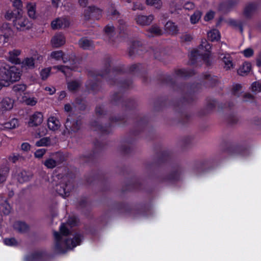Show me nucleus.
I'll return each instance as SVG.
<instances>
[{"mask_svg": "<svg viewBox=\"0 0 261 261\" xmlns=\"http://www.w3.org/2000/svg\"><path fill=\"white\" fill-rule=\"evenodd\" d=\"M71 233L66 224L62 223L60 226V232L55 231V250L58 253H64L77 245H80L82 241V234H76L72 239L67 238L62 241V236L67 237Z\"/></svg>", "mask_w": 261, "mask_h": 261, "instance_id": "nucleus-1", "label": "nucleus"}, {"mask_svg": "<svg viewBox=\"0 0 261 261\" xmlns=\"http://www.w3.org/2000/svg\"><path fill=\"white\" fill-rule=\"evenodd\" d=\"M0 79L5 83L9 85V82L13 83L20 79V70L15 66H10L6 63L0 67Z\"/></svg>", "mask_w": 261, "mask_h": 261, "instance_id": "nucleus-2", "label": "nucleus"}, {"mask_svg": "<svg viewBox=\"0 0 261 261\" xmlns=\"http://www.w3.org/2000/svg\"><path fill=\"white\" fill-rule=\"evenodd\" d=\"M73 188L74 185L67 176H63L55 187L56 192L63 198L68 197Z\"/></svg>", "mask_w": 261, "mask_h": 261, "instance_id": "nucleus-3", "label": "nucleus"}, {"mask_svg": "<svg viewBox=\"0 0 261 261\" xmlns=\"http://www.w3.org/2000/svg\"><path fill=\"white\" fill-rule=\"evenodd\" d=\"M13 24L16 29L19 31L29 30L31 27L28 18L25 16H23L21 13L13 19Z\"/></svg>", "mask_w": 261, "mask_h": 261, "instance_id": "nucleus-4", "label": "nucleus"}, {"mask_svg": "<svg viewBox=\"0 0 261 261\" xmlns=\"http://www.w3.org/2000/svg\"><path fill=\"white\" fill-rule=\"evenodd\" d=\"M49 254L45 250L36 251L26 257L27 261H46Z\"/></svg>", "mask_w": 261, "mask_h": 261, "instance_id": "nucleus-5", "label": "nucleus"}, {"mask_svg": "<svg viewBox=\"0 0 261 261\" xmlns=\"http://www.w3.org/2000/svg\"><path fill=\"white\" fill-rule=\"evenodd\" d=\"M70 24V19L67 17L57 18L51 22V27L53 30L67 28L69 27Z\"/></svg>", "mask_w": 261, "mask_h": 261, "instance_id": "nucleus-6", "label": "nucleus"}, {"mask_svg": "<svg viewBox=\"0 0 261 261\" xmlns=\"http://www.w3.org/2000/svg\"><path fill=\"white\" fill-rule=\"evenodd\" d=\"M102 11L95 7H88L84 10V15L86 19L93 17L95 19H99L101 16Z\"/></svg>", "mask_w": 261, "mask_h": 261, "instance_id": "nucleus-7", "label": "nucleus"}, {"mask_svg": "<svg viewBox=\"0 0 261 261\" xmlns=\"http://www.w3.org/2000/svg\"><path fill=\"white\" fill-rule=\"evenodd\" d=\"M65 125L67 129L69 128L71 131L76 132L82 127V120L79 118L77 119L73 120L67 118Z\"/></svg>", "mask_w": 261, "mask_h": 261, "instance_id": "nucleus-8", "label": "nucleus"}, {"mask_svg": "<svg viewBox=\"0 0 261 261\" xmlns=\"http://www.w3.org/2000/svg\"><path fill=\"white\" fill-rule=\"evenodd\" d=\"M211 46L206 41L202 42L201 44L197 50V54L202 56L204 60H206L211 55L210 50Z\"/></svg>", "mask_w": 261, "mask_h": 261, "instance_id": "nucleus-9", "label": "nucleus"}, {"mask_svg": "<svg viewBox=\"0 0 261 261\" xmlns=\"http://www.w3.org/2000/svg\"><path fill=\"white\" fill-rule=\"evenodd\" d=\"M43 114L41 112H36L30 118L29 125L30 126H37L43 121Z\"/></svg>", "mask_w": 261, "mask_h": 261, "instance_id": "nucleus-10", "label": "nucleus"}, {"mask_svg": "<svg viewBox=\"0 0 261 261\" xmlns=\"http://www.w3.org/2000/svg\"><path fill=\"white\" fill-rule=\"evenodd\" d=\"M13 228L19 233H24L30 230V226L25 222L22 221H16L14 223Z\"/></svg>", "mask_w": 261, "mask_h": 261, "instance_id": "nucleus-11", "label": "nucleus"}, {"mask_svg": "<svg viewBox=\"0 0 261 261\" xmlns=\"http://www.w3.org/2000/svg\"><path fill=\"white\" fill-rule=\"evenodd\" d=\"M47 126L50 130L55 131L60 128L61 123L57 117L50 116L47 120Z\"/></svg>", "mask_w": 261, "mask_h": 261, "instance_id": "nucleus-12", "label": "nucleus"}, {"mask_svg": "<svg viewBox=\"0 0 261 261\" xmlns=\"http://www.w3.org/2000/svg\"><path fill=\"white\" fill-rule=\"evenodd\" d=\"M51 42L56 47H59L65 44V38L61 33L56 34L51 39Z\"/></svg>", "mask_w": 261, "mask_h": 261, "instance_id": "nucleus-13", "label": "nucleus"}, {"mask_svg": "<svg viewBox=\"0 0 261 261\" xmlns=\"http://www.w3.org/2000/svg\"><path fill=\"white\" fill-rule=\"evenodd\" d=\"M32 176V174L30 172L23 170L17 174V179L19 183L22 184L28 181Z\"/></svg>", "mask_w": 261, "mask_h": 261, "instance_id": "nucleus-14", "label": "nucleus"}, {"mask_svg": "<svg viewBox=\"0 0 261 261\" xmlns=\"http://www.w3.org/2000/svg\"><path fill=\"white\" fill-rule=\"evenodd\" d=\"M21 54V51L19 49H13L9 51V61L11 63L15 64H19L20 63V60L18 58Z\"/></svg>", "mask_w": 261, "mask_h": 261, "instance_id": "nucleus-15", "label": "nucleus"}, {"mask_svg": "<svg viewBox=\"0 0 261 261\" xmlns=\"http://www.w3.org/2000/svg\"><path fill=\"white\" fill-rule=\"evenodd\" d=\"M222 57L221 59L224 63V67L226 70H229L234 67V65L232 62V59L230 55L225 54L222 55Z\"/></svg>", "mask_w": 261, "mask_h": 261, "instance_id": "nucleus-16", "label": "nucleus"}, {"mask_svg": "<svg viewBox=\"0 0 261 261\" xmlns=\"http://www.w3.org/2000/svg\"><path fill=\"white\" fill-rule=\"evenodd\" d=\"M153 19V17L152 15H149L148 16H139L136 18V21L140 25H146L150 24Z\"/></svg>", "mask_w": 261, "mask_h": 261, "instance_id": "nucleus-17", "label": "nucleus"}, {"mask_svg": "<svg viewBox=\"0 0 261 261\" xmlns=\"http://www.w3.org/2000/svg\"><path fill=\"white\" fill-rule=\"evenodd\" d=\"M13 105L14 100L9 97L3 98L1 102L2 108L5 111L11 110L13 107Z\"/></svg>", "mask_w": 261, "mask_h": 261, "instance_id": "nucleus-18", "label": "nucleus"}, {"mask_svg": "<svg viewBox=\"0 0 261 261\" xmlns=\"http://www.w3.org/2000/svg\"><path fill=\"white\" fill-rule=\"evenodd\" d=\"M81 87L80 84L76 81H71L67 83V88L72 93H76Z\"/></svg>", "mask_w": 261, "mask_h": 261, "instance_id": "nucleus-19", "label": "nucleus"}, {"mask_svg": "<svg viewBox=\"0 0 261 261\" xmlns=\"http://www.w3.org/2000/svg\"><path fill=\"white\" fill-rule=\"evenodd\" d=\"M27 9L28 16L33 19L36 18V4L32 3H28Z\"/></svg>", "mask_w": 261, "mask_h": 261, "instance_id": "nucleus-20", "label": "nucleus"}, {"mask_svg": "<svg viewBox=\"0 0 261 261\" xmlns=\"http://www.w3.org/2000/svg\"><path fill=\"white\" fill-rule=\"evenodd\" d=\"M251 69V65L249 62H245L239 69L238 73L241 75H245Z\"/></svg>", "mask_w": 261, "mask_h": 261, "instance_id": "nucleus-21", "label": "nucleus"}, {"mask_svg": "<svg viewBox=\"0 0 261 261\" xmlns=\"http://www.w3.org/2000/svg\"><path fill=\"white\" fill-rule=\"evenodd\" d=\"M207 37L212 41H218L220 38V35L217 30L214 29L208 32Z\"/></svg>", "mask_w": 261, "mask_h": 261, "instance_id": "nucleus-22", "label": "nucleus"}, {"mask_svg": "<svg viewBox=\"0 0 261 261\" xmlns=\"http://www.w3.org/2000/svg\"><path fill=\"white\" fill-rule=\"evenodd\" d=\"M19 125L18 120L16 118H12L10 121L4 123V127L6 129H13Z\"/></svg>", "mask_w": 261, "mask_h": 261, "instance_id": "nucleus-23", "label": "nucleus"}, {"mask_svg": "<svg viewBox=\"0 0 261 261\" xmlns=\"http://www.w3.org/2000/svg\"><path fill=\"white\" fill-rule=\"evenodd\" d=\"M9 170V167L7 166H5L0 169V183H3L6 180Z\"/></svg>", "mask_w": 261, "mask_h": 261, "instance_id": "nucleus-24", "label": "nucleus"}, {"mask_svg": "<svg viewBox=\"0 0 261 261\" xmlns=\"http://www.w3.org/2000/svg\"><path fill=\"white\" fill-rule=\"evenodd\" d=\"M20 11L18 10H13V11L8 10L7 11L5 17L8 20H13L15 17L19 15Z\"/></svg>", "mask_w": 261, "mask_h": 261, "instance_id": "nucleus-25", "label": "nucleus"}, {"mask_svg": "<svg viewBox=\"0 0 261 261\" xmlns=\"http://www.w3.org/2000/svg\"><path fill=\"white\" fill-rule=\"evenodd\" d=\"M50 139L49 137H43L37 141L35 145L37 147L48 146L50 145Z\"/></svg>", "mask_w": 261, "mask_h": 261, "instance_id": "nucleus-26", "label": "nucleus"}, {"mask_svg": "<svg viewBox=\"0 0 261 261\" xmlns=\"http://www.w3.org/2000/svg\"><path fill=\"white\" fill-rule=\"evenodd\" d=\"M165 27L168 32L173 34H176L178 31L177 26L172 22H167Z\"/></svg>", "mask_w": 261, "mask_h": 261, "instance_id": "nucleus-27", "label": "nucleus"}, {"mask_svg": "<svg viewBox=\"0 0 261 261\" xmlns=\"http://www.w3.org/2000/svg\"><path fill=\"white\" fill-rule=\"evenodd\" d=\"M22 64L29 68L33 69L35 67V60L33 57H27L23 60Z\"/></svg>", "mask_w": 261, "mask_h": 261, "instance_id": "nucleus-28", "label": "nucleus"}, {"mask_svg": "<svg viewBox=\"0 0 261 261\" xmlns=\"http://www.w3.org/2000/svg\"><path fill=\"white\" fill-rule=\"evenodd\" d=\"M227 23L229 25H230L234 28H239V29L240 30V32L241 33L243 32V27H242V25L241 24L240 21H237L235 19L231 18V19H229L227 20Z\"/></svg>", "mask_w": 261, "mask_h": 261, "instance_id": "nucleus-29", "label": "nucleus"}, {"mask_svg": "<svg viewBox=\"0 0 261 261\" xmlns=\"http://www.w3.org/2000/svg\"><path fill=\"white\" fill-rule=\"evenodd\" d=\"M43 164L48 169H53L57 166V162L51 158H48L44 162Z\"/></svg>", "mask_w": 261, "mask_h": 261, "instance_id": "nucleus-30", "label": "nucleus"}, {"mask_svg": "<svg viewBox=\"0 0 261 261\" xmlns=\"http://www.w3.org/2000/svg\"><path fill=\"white\" fill-rule=\"evenodd\" d=\"M3 242L5 245L8 246H15L18 245V242L14 238H5Z\"/></svg>", "mask_w": 261, "mask_h": 261, "instance_id": "nucleus-31", "label": "nucleus"}, {"mask_svg": "<svg viewBox=\"0 0 261 261\" xmlns=\"http://www.w3.org/2000/svg\"><path fill=\"white\" fill-rule=\"evenodd\" d=\"M27 89V86L24 84H16L13 87V91L16 93L23 92Z\"/></svg>", "mask_w": 261, "mask_h": 261, "instance_id": "nucleus-32", "label": "nucleus"}, {"mask_svg": "<svg viewBox=\"0 0 261 261\" xmlns=\"http://www.w3.org/2000/svg\"><path fill=\"white\" fill-rule=\"evenodd\" d=\"M2 212L5 215H8L11 212V206L8 202L7 200H5L2 204Z\"/></svg>", "mask_w": 261, "mask_h": 261, "instance_id": "nucleus-33", "label": "nucleus"}, {"mask_svg": "<svg viewBox=\"0 0 261 261\" xmlns=\"http://www.w3.org/2000/svg\"><path fill=\"white\" fill-rule=\"evenodd\" d=\"M63 52L62 50L53 51L50 53V57L52 59H54L57 61L61 59L63 57Z\"/></svg>", "mask_w": 261, "mask_h": 261, "instance_id": "nucleus-34", "label": "nucleus"}, {"mask_svg": "<svg viewBox=\"0 0 261 261\" xmlns=\"http://www.w3.org/2000/svg\"><path fill=\"white\" fill-rule=\"evenodd\" d=\"M50 68H45L42 69L40 72V76L41 77V79L44 81L46 80L50 75Z\"/></svg>", "mask_w": 261, "mask_h": 261, "instance_id": "nucleus-35", "label": "nucleus"}, {"mask_svg": "<svg viewBox=\"0 0 261 261\" xmlns=\"http://www.w3.org/2000/svg\"><path fill=\"white\" fill-rule=\"evenodd\" d=\"M78 221L75 216L69 217L67 221V224L70 227L76 226L77 225Z\"/></svg>", "mask_w": 261, "mask_h": 261, "instance_id": "nucleus-36", "label": "nucleus"}, {"mask_svg": "<svg viewBox=\"0 0 261 261\" xmlns=\"http://www.w3.org/2000/svg\"><path fill=\"white\" fill-rule=\"evenodd\" d=\"M201 16V13L199 11L195 12L190 18L191 22L193 24L197 23Z\"/></svg>", "mask_w": 261, "mask_h": 261, "instance_id": "nucleus-37", "label": "nucleus"}, {"mask_svg": "<svg viewBox=\"0 0 261 261\" xmlns=\"http://www.w3.org/2000/svg\"><path fill=\"white\" fill-rule=\"evenodd\" d=\"M148 5L153 6L156 8H160L162 6L161 0H146Z\"/></svg>", "mask_w": 261, "mask_h": 261, "instance_id": "nucleus-38", "label": "nucleus"}, {"mask_svg": "<svg viewBox=\"0 0 261 261\" xmlns=\"http://www.w3.org/2000/svg\"><path fill=\"white\" fill-rule=\"evenodd\" d=\"M251 90L253 92L257 93L261 91V83L255 82L251 85Z\"/></svg>", "mask_w": 261, "mask_h": 261, "instance_id": "nucleus-39", "label": "nucleus"}, {"mask_svg": "<svg viewBox=\"0 0 261 261\" xmlns=\"http://www.w3.org/2000/svg\"><path fill=\"white\" fill-rule=\"evenodd\" d=\"M46 149L45 148L38 149L34 153V156L36 158L40 159L44 155L46 152Z\"/></svg>", "mask_w": 261, "mask_h": 261, "instance_id": "nucleus-40", "label": "nucleus"}, {"mask_svg": "<svg viewBox=\"0 0 261 261\" xmlns=\"http://www.w3.org/2000/svg\"><path fill=\"white\" fill-rule=\"evenodd\" d=\"M53 68L57 69L58 70L62 72L65 75H67L66 69H69V68L67 66L65 65H56L53 66Z\"/></svg>", "mask_w": 261, "mask_h": 261, "instance_id": "nucleus-41", "label": "nucleus"}, {"mask_svg": "<svg viewBox=\"0 0 261 261\" xmlns=\"http://www.w3.org/2000/svg\"><path fill=\"white\" fill-rule=\"evenodd\" d=\"M243 55L246 58L251 57L254 53L253 49L251 48H248L242 51Z\"/></svg>", "mask_w": 261, "mask_h": 261, "instance_id": "nucleus-42", "label": "nucleus"}, {"mask_svg": "<svg viewBox=\"0 0 261 261\" xmlns=\"http://www.w3.org/2000/svg\"><path fill=\"white\" fill-rule=\"evenodd\" d=\"M92 46L93 44L90 40L87 39L83 40V49H88Z\"/></svg>", "mask_w": 261, "mask_h": 261, "instance_id": "nucleus-43", "label": "nucleus"}, {"mask_svg": "<svg viewBox=\"0 0 261 261\" xmlns=\"http://www.w3.org/2000/svg\"><path fill=\"white\" fill-rule=\"evenodd\" d=\"M150 31L151 33L155 35H159L162 33V30L157 26H152Z\"/></svg>", "mask_w": 261, "mask_h": 261, "instance_id": "nucleus-44", "label": "nucleus"}, {"mask_svg": "<svg viewBox=\"0 0 261 261\" xmlns=\"http://www.w3.org/2000/svg\"><path fill=\"white\" fill-rule=\"evenodd\" d=\"M20 157L21 156L19 154H15V153H13L12 155H10L8 157V160L13 163H16Z\"/></svg>", "mask_w": 261, "mask_h": 261, "instance_id": "nucleus-45", "label": "nucleus"}, {"mask_svg": "<svg viewBox=\"0 0 261 261\" xmlns=\"http://www.w3.org/2000/svg\"><path fill=\"white\" fill-rule=\"evenodd\" d=\"M13 5L16 8L15 10H19L20 12L21 13V8L22 6V2L21 0H14L13 3Z\"/></svg>", "mask_w": 261, "mask_h": 261, "instance_id": "nucleus-46", "label": "nucleus"}, {"mask_svg": "<svg viewBox=\"0 0 261 261\" xmlns=\"http://www.w3.org/2000/svg\"><path fill=\"white\" fill-rule=\"evenodd\" d=\"M25 102L27 105L34 106L37 103V100L34 98H28L26 99Z\"/></svg>", "mask_w": 261, "mask_h": 261, "instance_id": "nucleus-47", "label": "nucleus"}, {"mask_svg": "<svg viewBox=\"0 0 261 261\" xmlns=\"http://www.w3.org/2000/svg\"><path fill=\"white\" fill-rule=\"evenodd\" d=\"M21 148L22 150L28 151L30 150L31 145L29 143L24 142L21 145Z\"/></svg>", "mask_w": 261, "mask_h": 261, "instance_id": "nucleus-48", "label": "nucleus"}, {"mask_svg": "<svg viewBox=\"0 0 261 261\" xmlns=\"http://www.w3.org/2000/svg\"><path fill=\"white\" fill-rule=\"evenodd\" d=\"M214 16V13L212 11L207 12L204 16V19L206 21H208L213 18Z\"/></svg>", "mask_w": 261, "mask_h": 261, "instance_id": "nucleus-49", "label": "nucleus"}, {"mask_svg": "<svg viewBox=\"0 0 261 261\" xmlns=\"http://www.w3.org/2000/svg\"><path fill=\"white\" fill-rule=\"evenodd\" d=\"M183 7L186 10H192L194 9V5L192 3L187 2L184 5Z\"/></svg>", "mask_w": 261, "mask_h": 261, "instance_id": "nucleus-50", "label": "nucleus"}, {"mask_svg": "<svg viewBox=\"0 0 261 261\" xmlns=\"http://www.w3.org/2000/svg\"><path fill=\"white\" fill-rule=\"evenodd\" d=\"M105 31L106 33L110 34L114 31V27L113 25L109 24L106 27Z\"/></svg>", "mask_w": 261, "mask_h": 261, "instance_id": "nucleus-51", "label": "nucleus"}, {"mask_svg": "<svg viewBox=\"0 0 261 261\" xmlns=\"http://www.w3.org/2000/svg\"><path fill=\"white\" fill-rule=\"evenodd\" d=\"M12 33V30L10 29V28H8L6 30V32L4 33V34L3 35L4 37L5 38V39H8L9 38V37L11 35Z\"/></svg>", "mask_w": 261, "mask_h": 261, "instance_id": "nucleus-52", "label": "nucleus"}, {"mask_svg": "<svg viewBox=\"0 0 261 261\" xmlns=\"http://www.w3.org/2000/svg\"><path fill=\"white\" fill-rule=\"evenodd\" d=\"M45 91L49 92L50 95H53L56 92V89L54 87H46L45 88Z\"/></svg>", "mask_w": 261, "mask_h": 261, "instance_id": "nucleus-53", "label": "nucleus"}, {"mask_svg": "<svg viewBox=\"0 0 261 261\" xmlns=\"http://www.w3.org/2000/svg\"><path fill=\"white\" fill-rule=\"evenodd\" d=\"M66 96V92L65 91H61L59 92L58 99L62 100Z\"/></svg>", "mask_w": 261, "mask_h": 261, "instance_id": "nucleus-54", "label": "nucleus"}, {"mask_svg": "<svg viewBox=\"0 0 261 261\" xmlns=\"http://www.w3.org/2000/svg\"><path fill=\"white\" fill-rule=\"evenodd\" d=\"M64 110L67 112H70L72 111L71 106L69 103H66L64 105Z\"/></svg>", "mask_w": 261, "mask_h": 261, "instance_id": "nucleus-55", "label": "nucleus"}, {"mask_svg": "<svg viewBox=\"0 0 261 261\" xmlns=\"http://www.w3.org/2000/svg\"><path fill=\"white\" fill-rule=\"evenodd\" d=\"M192 39L191 35L186 34L183 36V39L186 41H190Z\"/></svg>", "mask_w": 261, "mask_h": 261, "instance_id": "nucleus-56", "label": "nucleus"}, {"mask_svg": "<svg viewBox=\"0 0 261 261\" xmlns=\"http://www.w3.org/2000/svg\"><path fill=\"white\" fill-rule=\"evenodd\" d=\"M249 7L246 8L244 12V15L246 17L249 16Z\"/></svg>", "mask_w": 261, "mask_h": 261, "instance_id": "nucleus-57", "label": "nucleus"}, {"mask_svg": "<svg viewBox=\"0 0 261 261\" xmlns=\"http://www.w3.org/2000/svg\"><path fill=\"white\" fill-rule=\"evenodd\" d=\"M61 59L63 60V63H66L68 61V58L65 56V54L63 53V57L61 58Z\"/></svg>", "mask_w": 261, "mask_h": 261, "instance_id": "nucleus-58", "label": "nucleus"}, {"mask_svg": "<svg viewBox=\"0 0 261 261\" xmlns=\"http://www.w3.org/2000/svg\"><path fill=\"white\" fill-rule=\"evenodd\" d=\"M76 100L77 101V103L80 105L82 103V98L79 97L76 99ZM82 108L81 106H79V109L81 110Z\"/></svg>", "mask_w": 261, "mask_h": 261, "instance_id": "nucleus-59", "label": "nucleus"}, {"mask_svg": "<svg viewBox=\"0 0 261 261\" xmlns=\"http://www.w3.org/2000/svg\"><path fill=\"white\" fill-rule=\"evenodd\" d=\"M60 0H51V3L53 5H55L58 7V3Z\"/></svg>", "mask_w": 261, "mask_h": 261, "instance_id": "nucleus-60", "label": "nucleus"}, {"mask_svg": "<svg viewBox=\"0 0 261 261\" xmlns=\"http://www.w3.org/2000/svg\"><path fill=\"white\" fill-rule=\"evenodd\" d=\"M257 65L258 66H261V59H260V58H258V59H257Z\"/></svg>", "mask_w": 261, "mask_h": 261, "instance_id": "nucleus-61", "label": "nucleus"}, {"mask_svg": "<svg viewBox=\"0 0 261 261\" xmlns=\"http://www.w3.org/2000/svg\"><path fill=\"white\" fill-rule=\"evenodd\" d=\"M241 88V86L240 85H236L234 87V88H236V90H239Z\"/></svg>", "mask_w": 261, "mask_h": 261, "instance_id": "nucleus-62", "label": "nucleus"}, {"mask_svg": "<svg viewBox=\"0 0 261 261\" xmlns=\"http://www.w3.org/2000/svg\"><path fill=\"white\" fill-rule=\"evenodd\" d=\"M135 9H143V6L142 5L141 6H139L138 7L136 6H135Z\"/></svg>", "mask_w": 261, "mask_h": 261, "instance_id": "nucleus-63", "label": "nucleus"}, {"mask_svg": "<svg viewBox=\"0 0 261 261\" xmlns=\"http://www.w3.org/2000/svg\"><path fill=\"white\" fill-rule=\"evenodd\" d=\"M64 161V156H61V158H60V161L61 162H63Z\"/></svg>", "mask_w": 261, "mask_h": 261, "instance_id": "nucleus-64", "label": "nucleus"}]
</instances>
